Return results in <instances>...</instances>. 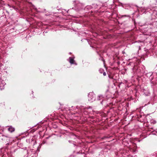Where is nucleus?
I'll return each instance as SVG.
<instances>
[{
    "mask_svg": "<svg viewBox=\"0 0 157 157\" xmlns=\"http://www.w3.org/2000/svg\"><path fill=\"white\" fill-rule=\"evenodd\" d=\"M75 3H76V4H75V8L77 11H80L81 10L83 6L82 4L80 3L77 1H74Z\"/></svg>",
    "mask_w": 157,
    "mask_h": 157,
    "instance_id": "nucleus-1",
    "label": "nucleus"
},
{
    "mask_svg": "<svg viewBox=\"0 0 157 157\" xmlns=\"http://www.w3.org/2000/svg\"><path fill=\"white\" fill-rule=\"evenodd\" d=\"M88 99L90 102H92L95 99V96L93 92H90L88 94Z\"/></svg>",
    "mask_w": 157,
    "mask_h": 157,
    "instance_id": "nucleus-2",
    "label": "nucleus"
},
{
    "mask_svg": "<svg viewBox=\"0 0 157 157\" xmlns=\"http://www.w3.org/2000/svg\"><path fill=\"white\" fill-rule=\"evenodd\" d=\"M92 7L90 6H86L85 8L84 9V12L87 13V14H88L89 15L90 14L94 11L93 10H91L92 9Z\"/></svg>",
    "mask_w": 157,
    "mask_h": 157,
    "instance_id": "nucleus-3",
    "label": "nucleus"
},
{
    "mask_svg": "<svg viewBox=\"0 0 157 157\" xmlns=\"http://www.w3.org/2000/svg\"><path fill=\"white\" fill-rule=\"evenodd\" d=\"M69 58L70 59L69 62L71 64H74L75 65H77V64L75 62V61L74 60V58L70 57Z\"/></svg>",
    "mask_w": 157,
    "mask_h": 157,
    "instance_id": "nucleus-4",
    "label": "nucleus"
},
{
    "mask_svg": "<svg viewBox=\"0 0 157 157\" xmlns=\"http://www.w3.org/2000/svg\"><path fill=\"white\" fill-rule=\"evenodd\" d=\"M8 129V131L10 132H14L15 130L14 128L12 126H10L9 127Z\"/></svg>",
    "mask_w": 157,
    "mask_h": 157,
    "instance_id": "nucleus-5",
    "label": "nucleus"
},
{
    "mask_svg": "<svg viewBox=\"0 0 157 157\" xmlns=\"http://www.w3.org/2000/svg\"><path fill=\"white\" fill-rule=\"evenodd\" d=\"M121 17L123 19H129L130 18V17L128 15H123Z\"/></svg>",
    "mask_w": 157,
    "mask_h": 157,
    "instance_id": "nucleus-6",
    "label": "nucleus"
},
{
    "mask_svg": "<svg viewBox=\"0 0 157 157\" xmlns=\"http://www.w3.org/2000/svg\"><path fill=\"white\" fill-rule=\"evenodd\" d=\"M150 122L151 124H155L156 123V121L152 119L150 120Z\"/></svg>",
    "mask_w": 157,
    "mask_h": 157,
    "instance_id": "nucleus-7",
    "label": "nucleus"
},
{
    "mask_svg": "<svg viewBox=\"0 0 157 157\" xmlns=\"http://www.w3.org/2000/svg\"><path fill=\"white\" fill-rule=\"evenodd\" d=\"M133 146H134V147L132 148V151H133V152H135L136 151V144H133Z\"/></svg>",
    "mask_w": 157,
    "mask_h": 157,
    "instance_id": "nucleus-8",
    "label": "nucleus"
},
{
    "mask_svg": "<svg viewBox=\"0 0 157 157\" xmlns=\"http://www.w3.org/2000/svg\"><path fill=\"white\" fill-rule=\"evenodd\" d=\"M47 141L46 140H44L41 143V145L47 143Z\"/></svg>",
    "mask_w": 157,
    "mask_h": 157,
    "instance_id": "nucleus-9",
    "label": "nucleus"
},
{
    "mask_svg": "<svg viewBox=\"0 0 157 157\" xmlns=\"http://www.w3.org/2000/svg\"><path fill=\"white\" fill-rule=\"evenodd\" d=\"M73 11V10L72 9H71V10H68L67 11V12L68 13H69V12H72Z\"/></svg>",
    "mask_w": 157,
    "mask_h": 157,
    "instance_id": "nucleus-10",
    "label": "nucleus"
},
{
    "mask_svg": "<svg viewBox=\"0 0 157 157\" xmlns=\"http://www.w3.org/2000/svg\"><path fill=\"white\" fill-rule=\"evenodd\" d=\"M2 85H3V84H0V88L1 90L4 89V88L3 87V86H2Z\"/></svg>",
    "mask_w": 157,
    "mask_h": 157,
    "instance_id": "nucleus-11",
    "label": "nucleus"
},
{
    "mask_svg": "<svg viewBox=\"0 0 157 157\" xmlns=\"http://www.w3.org/2000/svg\"><path fill=\"white\" fill-rule=\"evenodd\" d=\"M103 75L104 76H105L106 75V73L105 72H104L103 73Z\"/></svg>",
    "mask_w": 157,
    "mask_h": 157,
    "instance_id": "nucleus-12",
    "label": "nucleus"
},
{
    "mask_svg": "<svg viewBox=\"0 0 157 157\" xmlns=\"http://www.w3.org/2000/svg\"><path fill=\"white\" fill-rule=\"evenodd\" d=\"M99 97L102 98V95L99 96Z\"/></svg>",
    "mask_w": 157,
    "mask_h": 157,
    "instance_id": "nucleus-13",
    "label": "nucleus"
},
{
    "mask_svg": "<svg viewBox=\"0 0 157 157\" xmlns=\"http://www.w3.org/2000/svg\"><path fill=\"white\" fill-rule=\"evenodd\" d=\"M155 134L157 136V131L156 132V133H155Z\"/></svg>",
    "mask_w": 157,
    "mask_h": 157,
    "instance_id": "nucleus-14",
    "label": "nucleus"
},
{
    "mask_svg": "<svg viewBox=\"0 0 157 157\" xmlns=\"http://www.w3.org/2000/svg\"><path fill=\"white\" fill-rule=\"evenodd\" d=\"M49 137H47V138H46L47 139H48V138H49Z\"/></svg>",
    "mask_w": 157,
    "mask_h": 157,
    "instance_id": "nucleus-15",
    "label": "nucleus"
},
{
    "mask_svg": "<svg viewBox=\"0 0 157 157\" xmlns=\"http://www.w3.org/2000/svg\"><path fill=\"white\" fill-rule=\"evenodd\" d=\"M98 100H100V99H98Z\"/></svg>",
    "mask_w": 157,
    "mask_h": 157,
    "instance_id": "nucleus-16",
    "label": "nucleus"
},
{
    "mask_svg": "<svg viewBox=\"0 0 157 157\" xmlns=\"http://www.w3.org/2000/svg\"><path fill=\"white\" fill-rule=\"evenodd\" d=\"M156 66H157V65H156Z\"/></svg>",
    "mask_w": 157,
    "mask_h": 157,
    "instance_id": "nucleus-17",
    "label": "nucleus"
}]
</instances>
